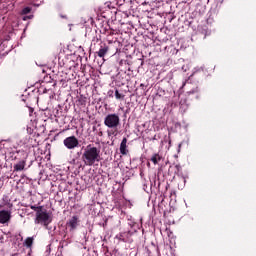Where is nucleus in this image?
<instances>
[{"instance_id": "nucleus-1", "label": "nucleus", "mask_w": 256, "mask_h": 256, "mask_svg": "<svg viewBox=\"0 0 256 256\" xmlns=\"http://www.w3.org/2000/svg\"><path fill=\"white\" fill-rule=\"evenodd\" d=\"M82 161L84 164L88 165V167L95 165L96 161H101V150L88 145L82 154Z\"/></svg>"}, {"instance_id": "nucleus-2", "label": "nucleus", "mask_w": 256, "mask_h": 256, "mask_svg": "<svg viewBox=\"0 0 256 256\" xmlns=\"http://www.w3.org/2000/svg\"><path fill=\"white\" fill-rule=\"evenodd\" d=\"M52 221L53 218H51V213H49L45 208H42L36 213L34 223L36 225H43V227H49V224Z\"/></svg>"}, {"instance_id": "nucleus-3", "label": "nucleus", "mask_w": 256, "mask_h": 256, "mask_svg": "<svg viewBox=\"0 0 256 256\" xmlns=\"http://www.w3.org/2000/svg\"><path fill=\"white\" fill-rule=\"evenodd\" d=\"M120 123L121 119L117 114H108L104 119V125L109 129H117Z\"/></svg>"}, {"instance_id": "nucleus-4", "label": "nucleus", "mask_w": 256, "mask_h": 256, "mask_svg": "<svg viewBox=\"0 0 256 256\" xmlns=\"http://www.w3.org/2000/svg\"><path fill=\"white\" fill-rule=\"evenodd\" d=\"M64 145L67 149H75L79 147V140L75 136H70L64 139Z\"/></svg>"}, {"instance_id": "nucleus-5", "label": "nucleus", "mask_w": 256, "mask_h": 256, "mask_svg": "<svg viewBox=\"0 0 256 256\" xmlns=\"http://www.w3.org/2000/svg\"><path fill=\"white\" fill-rule=\"evenodd\" d=\"M11 221V210H0V224L5 225Z\"/></svg>"}, {"instance_id": "nucleus-6", "label": "nucleus", "mask_w": 256, "mask_h": 256, "mask_svg": "<svg viewBox=\"0 0 256 256\" xmlns=\"http://www.w3.org/2000/svg\"><path fill=\"white\" fill-rule=\"evenodd\" d=\"M109 52V46H107L106 44L101 45L99 51L97 52L98 57H105V55H107V53Z\"/></svg>"}, {"instance_id": "nucleus-7", "label": "nucleus", "mask_w": 256, "mask_h": 256, "mask_svg": "<svg viewBox=\"0 0 256 256\" xmlns=\"http://www.w3.org/2000/svg\"><path fill=\"white\" fill-rule=\"evenodd\" d=\"M120 153L121 155H127V138H123L120 144Z\"/></svg>"}, {"instance_id": "nucleus-8", "label": "nucleus", "mask_w": 256, "mask_h": 256, "mask_svg": "<svg viewBox=\"0 0 256 256\" xmlns=\"http://www.w3.org/2000/svg\"><path fill=\"white\" fill-rule=\"evenodd\" d=\"M25 165H27V162L25 160L19 161L17 164L14 165V171H23V169H25Z\"/></svg>"}, {"instance_id": "nucleus-9", "label": "nucleus", "mask_w": 256, "mask_h": 256, "mask_svg": "<svg viewBox=\"0 0 256 256\" xmlns=\"http://www.w3.org/2000/svg\"><path fill=\"white\" fill-rule=\"evenodd\" d=\"M79 218L77 216H73L69 222L68 225L71 227V229H77V224H78Z\"/></svg>"}, {"instance_id": "nucleus-10", "label": "nucleus", "mask_w": 256, "mask_h": 256, "mask_svg": "<svg viewBox=\"0 0 256 256\" xmlns=\"http://www.w3.org/2000/svg\"><path fill=\"white\" fill-rule=\"evenodd\" d=\"M151 161H152V163H154V165H157V163H159V161H161V157L159 156V154H154L151 157Z\"/></svg>"}, {"instance_id": "nucleus-11", "label": "nucleus", "mask_w": 256, "mask_h": 256, "mask_svg": "<svg viewBox=\"0 0 256 256\" xmlns=\"http://www.w3.org/2000/svg\"><path fill=\"white\" fill-rule=\"evenodd\" d=\"M115 97H116V99H118V100H123V99H125V95L119 93V90H118V89L115 90Z\"/></svg>"}, {"instance_id": "nucleus-12", "label": "nucleus", "mask_w": 256, "mask_h": 256, "mask_svg": "<svg viewBox=\"0 0 256 256\" xmlns=\"http://www.w3.org/2000/svg\"><path fill=\"white\" fill-rule=\"evenodd\" d=\"M25 245H26V247H31V246L33 245V238L28 237V238L25 240Z\"/></svg>"}, {"instance_id": "nucleus-13", "label": "nucleus", "mask_w": 256, "mask_h": 256, "mask_svg": "<svg viewBox=\"0 0 256 256\" xmlns=\"http://www.w3.org/2000/svg\"><path fill=\"white\" fill-rule=\"evenodd\" d=\"M30 209H33V211H35L36 213L38 212V211H42V209H44L43 208V206H30Z\"/></svg>"}, {"instance_id": "nucleus-14", "label": "nucleus", "mask_w": 256, "mask_h": 256, "mask_svg": "<svg viewBox=\"0 0 256 256\" xmlns=\"http://www.w3.org/2000/svg\"><path fill=\"white\" fill-rule=\"evenodd\" d=\"M22 13H23V15H27V14L31 13V8H29V7L24 8L22 10Z\"/></svg>"}, {"instance_id": "nucleus-15", "label": "nucleus", "mask_w": 256, "mask_h": 256, "mask_svg": "<svg viewBox=\"0 0 256 256\" xmlns=\"http://www.w3.org/2000/svg\"><path fill=\"white\" fill-rule=\"evenodd\" d=\"M3 205L0 204V209H2Z\"/></svg>"}]
</instances>
